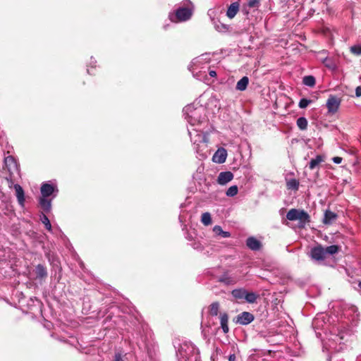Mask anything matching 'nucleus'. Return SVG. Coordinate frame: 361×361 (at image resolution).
I'll return each mask as SVG.
<instances>
[{
    "mask_svg": "<svg viewBox=\"0 0 361 361\" xmlns=\"http://www.w3.org/2000/svg\"><path fill=\"white\" fill-rule=\"evenodd\" d=\"M221 328L224 334L229 331L228 327V315L226 312H221L219 314Z\"/></svg>",
    "mask_w": 361,
    "mask_h": 361,
    "instance_id": "obj_13",
    "label": "nucleus"
},
{
    "mask_svg": "<svg viewBox=\"0 0 361 361\" xmlns=\"http://www.w3.org/2000/svg\"><path fill=\"white\" fill-rule=\"evenodd\" d=\"M213 231L217 235H221L223 238L231 237V233L228 231H224L220 226H215L213 228Z\"/></svg>",
    "mask_w": 361,
    "mask_h": 361,
    "instance_id": "obj_25",
    "label": "nucleus"
},
{
    "mask_svg": "<svg viewBox=\"0 0 361 361\" xmlns=\"http://www.w3.org/2000/svg\"><path fill=\"white\" fill-rule=\"evenodd\" d=\"M310 255L312 259L317 261H322L326 258L324 247L321 245H318L311 249Z\"/></svg>",
    "mask_w": 361,
    "mask_h": 361,
    "instance_id": "obj_6",
    "label": "nucleus"
},
{
    "mask_svg": "<svg viewBox=\"0 0 361 361\" xmlns=\"http://www.w3.org/2000/svg\"><path fill=\"white\" fill-rule=\"evenodd\" d=\"M246 245L252 250H259L262 247V243L259 240L254 237H249L246 240Z\"/></svg>",
    "mask_w": 361,
    "mask_h": 361,
    "instance_id": "obj_14",
    "label": "nucleus"
},
{
    "mask_svg": "<svg viewBox=\"0 0 361 361\" xmlns=\"http://www.w3.org/2000/svg\"><path fill=\"white\" fill-rule=\"evenodd\" d=\"M37 271H44V268L42 265L39 264L37 267Z\"/></svg>",
    "mask_w": 361,
    "mask_h": 361,
    "instance_id": "obj_44",
    "label": "nucleus"
},
{
    "mask_svg": "<svg viewBox=\"0 0 361 361\" xmlns=\"http://www.w3.org/2000/svg\"><path fill=\"white\" fill-rule=\"evenodd\" d=\"M13 188L16 190V195L18 202L21 207L25 206V192L23 188L19 184L13 185Z\"/></svg>",
    "mask_w": 361,
    "mask_h": 361,
    "instance_id": "obj_10",
    "label": "nucleus"
},
{
    "mask_svg": "<svg viewBox=\"0 0 361 361\" xmlns=\"http://www.w3.org/2000/svg\"><path fill=\"white\" fill-rule=\"evenodd\" d=\"M219 302H214L209 305V312L212 316H217L219 312Z\"/></svg>",
    "mask_w": 361,
    "mask_h": 361,
    "instance_id": "obj_23",
    "label": "nucleus"
},
{
    "mask_svg": "<svg viewBox=\"0 0 361 361\" xmlns=\"http://www.w3.org/2000/svg\"><path fill=\"white\" fill-rule=\"evenodd\" d=\"M247 290L245 288H236L232 290L231 295L236 300H245Z\"/></svg>",
    "mask_w": 361,
    "mask_h": 361,
    "instance_id": "obj_18",
    "label": "nucleus"
},
{
    "mask_svg": "<svg viewBox=\"0 0 361 361\" xmlns=\"http://www.w3.org/2000/svg\"><path fill=\"white\" fill-rule=\"evenodd\" d=\"M350 52L356 56L361 55V45H354L350 48Z\"/></svg>",
    "mask_w": 361,
    "mask_h": 361,
    "instance_id": "obj_31",
    "label": "nucleus"
},
{
    "mask_svg": "<svg viewBox=\"0 0 361 361\" xmlns=\"http://www.w3.org/2000/svg\"><path fill=\"white\" fill-rule=\"evenodd\" d=\"M238 192V188L237 185L231 186L226 191V194L228 197H233L237 195Z\"/></svg>",
    "mask_w": 361,
    "mask_h": 361,
    "instance_id": "obj_30",
    "label": "nucleus"
},
{
    "mask_svg": "<svg viewBox=\"0 0 361 361\" xmlns=\"http://www.w3.org/2000/svg\"><path fill=\"white\" fill-rule=\"evenodd\" d=\"M286 187L288 190H298L299 188V181L295 178L290 179L286 182Z\"/></svg>",
    "mask_w": 361,
    "mask_h": 361,
    "instance_id": "obj_26",
    "label": "nucleus"
},
{
    "mask_svg": "<svg viewBox=\"0 0 361 361\" xmlns=\"http://www.w3.org/2000/svg\"><path fill=\"white\" fill-rule=\"evenodd\" d=\"M341 250V247L336 245H333L324 248L326 256L333 255L338 253Z\"/></svg>",
    "mask_w": 361,
    "mask_h": 361,
    "instance_id": "obj_20",
    "label": "nucleus"
},
{
    "mask_svg": "<svg viewBox=\"0 0 361 361\" xmlns=\"http://www.w3.org/2000/svg\"><path fill=\"white\" fill-rule=\"evenodd\" d=\"M229 361H235V355L234 354H231L228 357Z\"/></svg>",
    "mask_w": 361,
    "mask_h": 361,
    "instance_id": "obj_43",
    "label": "nucleus"
},
{
    "mask_svg": "<svg viewBox=\"0 0 361 361\" xmlns=\"http://www.w3.org/2000/svg\"><path fill=\"white\" fill-rule=\"evenodd\" d=\"M245 300L250 304L255 303L259 298V295L254 292H248L247 290L245 294Z\"/></svg>",
    "mask_w": 361,
    "mask_h": 361,
    "instance_id": "obj_22",
    "label": "nucleus"
},
{
    "mask_svg": "<svg viewBox=\"0 0 361 361\" xmlns=\"http://www.w3.org/2000/svg\"><path fill=\"white\" fill-rule=\"evenodd\" d=\"M201 221L205 226L211 225L212 223L211 214L209 212H205L202 214Z\"/></svg>",
    "mask_w": 361,
    "mask_h": 361,
    "instance_id": "obj_29",
    "label": "nucleus"
},
{
    "mask_svg": "<svg viewBox=\"0 0 361 361\" xmlns=\"http://www.w3.org/2000/svg\"><path fill=\"white\" fill-rule=\"evenodd\" d=\"M255 319L254 315L248 312H243L236 317L235 322L241 325H247Z\"/></svg>",
    "mask_w": 361,
    "mask_h": 361,
    "instance_id": "obj_7",
    "label": "nucleus"
},
{
    "mask_svg": "<svg viewBox=\"0 0 361 361\" xmlns=\"http://www.w3.org/2000/svg\"><path fill=\"white\" fill-rule=\"evenodd\" d=\"M218 281L225 285H233L237 282L238 279L229 274L228 272H224V274L218 278Z\"/></svg>",
    "mask_w": 361,
    "mask_h": 361,
    "instance_id": "obj_12",
    "label": "nucleus"
},
{
    "mask_svg": "<svg viewBox=\"0 0 361 361\" xmlns=\"http://www.w3.org/2000/svg\"><path fill=\"white\" fill-rule=\"evenodd\" d=\"M340 104L341 99L338 97L330 95L326 102L328 111L332 114L336 113L339 108Z\"/></svg>",
    "mask_w": 361,
    "mask_h": 361,
    "instance_id": "obj_4",
    "label": "nucleus"
},
{
    "mask_svg": "<svg viewBox=\"0 0 361 361\" xmlns=\"http://www.w3.org/2000/svg\"><path fill=\"white\" fill-rule=\"evenodd\" d=\"M40 192L42 196L39 199V204L43 211L48 213L51 209V199H48L51 195L55 197L59 192L56 186L48 183H44L41 185Z\"/></svg>",
    "mask_w": 361,
    "mask_h": 361,
    "instance_id": "obj_1",
    "label": "nucleus"
},
{
    "mask_svg": "<svg viewBox=\"0 0 361 361\" xmlns=\"http://www.w3.org/2000/svg\"><path fill=\"white\" fill-rule=\"evenodd\" d=\"M209 75L211 76V77H216V73L215 71H213V70H211L209 71Z\"/></svg>",
    "mask_w": 361,
    "mask_h": 361,
    "instance_id": "obj_42",
    "label": "nucleus"
},
{
    "mask_svg": "<svg viewBox=\"0 0 361 361\" xmlns=\"http://www.w3.org/2000/svg\"><path fill=\"white\" fill-rule=\"evenodd\" d=\"M324 63H325V66L328 68H334V66H332L330 63H329V60L328 59H326L324 61Z\"/></svg>",
    "mask_w": 361,
    "mask_h": 361,
    "instance_id": "obj_39",
    "label": "nucleus"
},
{
    "mask_svg": "<svg viewBox=\"0 0 361 361\" xmlns=\"http://www.w3.org/2000/svg\"><path fill=\"white\" fill-rule=\"evenodd\" d=\"M286 218L289 221H299L298 227L304 228L305 224L310 222V216L303 209H291L286 214Z\"/></svg>",
    "mask_w": 361,
    "mask_h": 361,
    "instance_id": "obj_2",
    "label": "nucleus"
},
{
    "mask_svg": "<svg viewBox=\"0 0 361 361\" xmlns=\"http://www.w3.org/2000/svg\"><path fill=\"white\" fill-rule=\"evenodd\" d=\"M227 152L224 148H220L214 153L212 160L218 164H223L226 161Z\"/></svg>",
    "mask_w": 361,
    "mask_h": 361,
    "instance_id": "obj_9",
    "label": "nucleus"
},
{
    "mask_svg": "<svg viewBox=\"0 0 361 361\" xmlns=\"http://www.w3.org/2000/svg\"><path fill=\"white\" fill-rule=\"evenodd\" d=\"M324 161V157L322 155H317L315 159H311L309 163V168L311 170L315 169L317 166L319 165L321 162Z\"/></svg>",
    "mask_w": 361,
    "mask_h": 361,
    "instance_id": "obj_21",
    "label": "nucleus"
},
{
    "mask_svg": "<svg viewBox=\"0 0 361 361\" xmlns=\"http://www.w3.org/2000/svg\"><path fill=\"white\" fill-rule=\"evenodd\" d=\"M233 178V174L231 171L221 172L217 178V183L219 185H225L232 180Z\"/></svg>",
    "mask_w": 361,
    "mask_h": 361,
    "instance_id": "obj_11",
    "label": "nucleus"
},
{
    "mask_svg": "<svg viewBox=\"0 0 361 361\" xmlns=\"http://www.w3.org/2000/svg\"><path fill=\"white\" fill-rule=\"evenodd\" d=\"M297 126L301 130H305L307 128V120L305 117H300L296 121Z\"/></svg>",
    "mask_w": 361,
    "mask_h": 361,
    "instance_id": "obj_28",
    "label": "nucleus"
},
{
    "mask_svg": "<svg viewBox=\"0 0 361 361\" xmlns=\"http://www.w3.org/2000/svg\"><path fill=\"white\" fill-rule=\"evenodd\" d=\"M179 353H180V355L185 359V360H188L189 359V356L186 353V350L184 348L183 346H181L180 348L179 349Z\"/></svg>",
    "mask_w": 361,
    "mask_h": 361,
    "instance_id": "obj_35",
    "label": "nucleus"
},
{
    "mask_svg": "<svg viewBox=\"0 0 361 361\" xmlns=\"http://www.w3.org/2000/svg\"><path fill=\"white\" fill-rule=\"evenodd\" d=\"M261 0H250L248 1V6L250 8H258L260 5Z\"/></svg>",
    "mask_w": 361,
    "mask_h": 361,
    "instance_id": "obj_33",
    "label": "nucleus"
},
{
    "mask_svg": "<svg viewBox=\"0 0 361 361\" xmlns=\"http://www.w3.org/2000/svg\"><path fill=\"white\" fill-rule=\"evenodd\" d=\"M355 94L357 97H360L361 96V87L360 86H358L356 87L355 89Z\"/></svg>",
    "mask_w": 361,
    "mask_h": 361,
    "instance_id": "obj_40",
    "label": "nucleus"
},
{
    "mask_svg": "<svg viewBox=\"0 0 361 361\" xmlns=\"http://www.w3.org/2000/svg\"><path fill=\"white\" fill-rule=\"evenodd\" d=\"M310 103H312V100L307 99L305 98L301 99L299 102L298 106L300 109L306 108Z\"/></svg>",
    "mask_w": 361,
    "mask_h": 361,
    "instance_id": "obj_32",
    "label": "nucleus"
},
{
    "mask_svg": "<svg viewBox=\"0 0 361 361\" xmlns=\"http://www.w3.org/2000/svg\"><path fill=\"white\" fill-rule=\"evenodd\" d=\"M39 274L40 277H44V276L47 275V272H44V271L39 272Z\"/></svg>",
    "mask_w": 361,
    "mask_h": 361,
    "instance_id": "obj_45",
    "label": "nucleus"
},
{
    "mask_svg": "<svg viewBox=\"0 0 361 361\" xmlns=\"http://www.w3.org/2000/svg\"><path fill=\"white\" fill-rule=\"evenodd\" d=\"M39 219H40V221H42V223L44 225L45 228L49 231H51V230H52L51 224L50 221H49V218L47 217V216L44 214H42L39 216Z\"/></svg>",
    "mask_w": 361,
    "mask_h": 361,
    "instance_id": "obj_27",
    "label": "nucleus"
},
{
    "mask_svg": "<svg viewBox=\"0 0 361 361\" xmlns=\"http://www.w3.org/2000/svg\"><path fill=\"white\" fill-rule=\"evenodd\" d=\"M249 83V78L247 76L243 77L236 84L235 89L239 91H244L246 90Z\"/></svg>",
    "mask_w": 361,
    "mask_h": 361,
    "instance_id": "obj_19",
    "label": "nucleus"
},
{
    "mask_svg": "<svg viewBox=\"0 0 361 361\" xmlns=\"http://www.w3.org/2000/svg\"><path fill=\"white\" fill-rule=\"evenodd\" d=\"M47 258L50 264L52 266V271H61L60 262L57 257L54 254L49 253Z\"/></svg>",
    "mask_w": 361,
    "mask_h": 361,
    "instance_id": "obj_15",
    "label": "nucleus"
},
{
    "mask_svg": "<svg viewBox=\"0 0 361 361\" xmlns=\"http://www.w3.org/2000/svg\"><path fill=\"white\" fill-rule=\"evenodd\" d=\"M192 16V11L188 8H180L176 12V17L178 21H185L188 19Z\"/></svg>",
    "mask_w": 361,
    "mask_h": 361,
    "instance_id": "obj_8",
    "label": "nucleus"
},
{
    "mask_svg": "<svg viewBox=\"0 0 361 361\" xmlns=\"http://www.w3.org/2000/svg\"><path fill=\"white\" fill-rule=\"evenodd\" d=\"M113 361H122L121 354L120 353H116Z\"/></svg>",
    "mask_w": 361,
    "mask_h": 361,
    "instance_id": "obj_37",
    "label": "nucleus"
},
{
    "mask_svg": "<svg viewBox=\"0 0 361 361\" xmlns=\"http://www.w3.org/2000/svg\"><path fill=\"white\" fill-rule=\"evenodd\" d=\"M322 317H323L322 316H317L313 321V324L315 326H317L318 325V323H319V321L320 319H322Z\"/></svg>",
    "mask_w": 361,
    "mask_h": 361,
    "instance_id": "obj_41",
    "label": "nucleus"
},
{
    "mask_svg": "<svg viewBox=\"0 0 361 361\" xmlns=\"http://www.w3.org/2000/svg\"><path fill=\"white\" fill-rule=\"evenodd\" d=\"M17 176L16 174H9L8 177L6 178V180L8 183V187L11 188L12 186L13 187V179L15 178V176Z\"/></svg>",
    "mask_w": 361,
    "mask_h": 361,
    "instance_id": "obj_34",
    "label": "nucleus"
},
{
    "mask_svg": "<svg viewBox=\"0 0 361 361\" xmlns=\"http://www.w3.org/2000/svg\"><path fill=\"white\" fill-rule=\"evenodd\" d=\"M240 4L238 1L232 3L229 7L228 8L226 16L230 19H232L235 17L237 13L239 11Z\"/></svg>",
    "mask_w": 361,
    "mask_h": 361,
    "instance_id": "obj_16",
    "label": "nucleus"
},
{
    "mask_svg": "<svg viewBox=\"0 0 361 361\" xmlns=\"http://www.w3.org/2000/svg\"><path fill=\"white\" fill-rule=\"evenodd\" d=\"M4 164L6 168L7 169L9 174H16L19 176L20 174V169L19 166L15 159V158L12 156H8L4 159Z\"/></svg>",
    "mask_w": 361,
    "mask_h": 361,
    "instance_id": "obj_3",
    "label": "nucleus"
},
{
    "mask_svg": "<svg viewBox=\"0 0 361 361\" xmlns=\"http://www.w3.org/2000/svg\"><path fill=\"white\" fill-rule=\"evenodd\" d=\"M336 214L330 210H326L324 213L323 223L324 224H331L333 221H334L336 219Z\"/></svg>",
    "mask_w": 361,
    "mask_h": 361,
    "instance_id": "obj_17",
    "label": "nucleus"
},
{
    "mask_svg": "<svg viewBox=\"0 0 361 361\" xmlns=\"http://www.w3.org/2000/svg\"><path fill=\"white\" fill-rule=\"evenodd\" d=\"M302 82L304 85L312 87L315 85L316 80L312 75H306L302 78Z\"/></svg>",
    "mask_w": 361,
    "mask_h": 361,
    "instance_id": "obj_24",
    "label": "nucleus"
},
{
    "mask_svg": "<svg viewBox=\"0 0 361 361\" xmlns=\"http://www.w3.org/2000/svg\"><path fill=\"white\" fill-rule=\"evenodd\" d=\"M78 349L79 351H80L82 353L85 354H89L90 352V341H89V336H80L78 339Z\"/></svg>",
    "mask_w": 361,
    "mask_h": 361,
    "instance_id": "obj_5",
    "label": "nucleus"
},
{
    "mask_svg": "<svg viewBox=\"0 0 361 361\" xmlns=\"http://www.w3.org/2000/svg\"><path fill=\"white\" fill-rule=\"evenodd\" d=\"M332 160L335 164H339L341 163L343 159L340 157H335Z\"/></svg>",
    "mask_w": 361,
    "mask_h": 361,
    "instance_id": "obj_38",
    "label": "nucleus"
},
{
    "mask_svg": "<svg viewBox=\"0 0 361 361\" xmlns=\"http://www.w3.org/2000/svg\"><path fill=\"white\" fill-rule=\"evenodd\" d=\"M352 284H357V287L353 286L361 294V280H357L356 282L349 281Z\"/></svg>",
    "mask_w": 361,
    "mask_h": 361,
    "instance_id": "obj_36",
    "label": "nucleus"
}]
</instances>
